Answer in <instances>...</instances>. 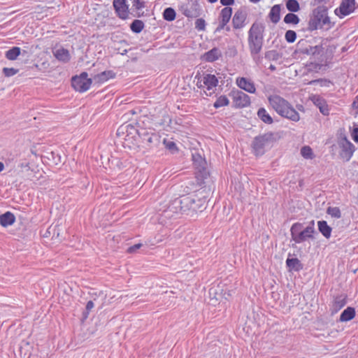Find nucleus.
Segmentation results:
<instances>
[{"mask_svg":"<svg viewBox=\"0 0 358 358\" xmlns=\"http://www.w3.org/2000/svg\"><path fill=\"white\" fill-rule=\"evenodd\" d=\"M205 197L200 198L196 194L182 195L173 200L168 206V210L194 216L197 212H202L206 208Z\"/></svg>","mask_w":358,"mask_h":358,"instance_id":"obj_1","label":"nucleus"},{"mask_svg":"<svg viewBox=\"0 0 358 358\" xmlns=\"http://www.w3.org/2000/svg\"><path fill=\"white\" fill-rule=\"evenodd\" d=\"M296 52L301 55L309 56L314 62H310L308 66L310 69H320L327 63L324 56V48L322 44L313 45L306 39H301L296 45Z\"/></svg>","mask_w":358,"mask_h":358,"instance_id":"obj_2","label":"nucleus"},{"mask_svg":"<svg viewBox=\"0 0 358 358\" xmlns=\"http://www.w3.org/2000/svg\"><path fill=\"white\" fill-rule=\"evenodd\" d=\"M192 157L197 185L201 188L208 189L210 191L213 185V180L206 159L198 152L192 153Z\"/></svg>","mask_w":358,"mask_h":358,"instance_id":"obj_3","label":"nucleus"},{"mask_svg":"<svg viewBox=\"0 0 358 358\" xmlns=\"http://www.w3.org/2000/svg\"><path fill=\"white\" fill-rule=\"evenodd\" d=\"M270 106L282 117L293 122L300 120L299 113L293 106L286 99L279 95L273 94L268 97Z\"/></svg>","mask_w":358,"mask_h":358,"instance_id":"obj_4","label":"nucleus"},{"mask_svg":"<svg viewBox=\"0 0 358 358\" xmlns=\"http://www.w3.org/2000/svg\"><path fill=\"white\" fill-rule=\"evenodd\" d=\"M264 29L263 24L255 22L248 31V45L252 56L257 55L262 50Z\"/></svg>","mask_w":358,"mask_h":358,"instance_id":"obj_5","label":"nucleus"},{"mask_svg":"<svg viewBox=\"0 0 358 358\" xmlns=\"http://www.w3.org/2000/svg\"><path fill=\"white\" fill-rule=\"evenodd\" d=\"M316 233L314 227V221L310 222L308 226L303 227L300 222L293 224L290 229L292 240L296 243H301L309 240H314Z\"/></svg>","mask_w":358,"mask_h":358,"instance_id":"obj_6","label":"nucleus"},{"mask_svg":"<svg viewBox=\"0 0 358 358\" xmlns=\"http://www.w3.org/2000/svg\"><path fill=\"white\" fill-rule=\"evenodd\" d=\"M273 140V134L271 132L256 136L252 142V148L255 154L256 155H262L265 152V148L270 146Z\"/></svg>","mask_w":358,"mask_h":358,"instance_id":"obj_7","label":"nucleus"},{"mask_svg":"<svg viewBox=\"0 0 358 358\" xmlns=\"http://www.w3.org/2000/svg\"><path fill=\"white\" fill-rule=\"evenodd\" d=\"M138 136L145 146L150 150L158 148L162 142L160 135L152 131H148L144 128L139 129Z\"/></svg>","mask_w":358,"mask_h":358,"instance_id":"obj_8","label":"nucleus"},{"mask_svg":"<svg viewBox=\"0 0 358 358\" xmlns=\"http://www.w3.org/2000/svg\"><path fill=\"white\" fill-rule=\"evenodd\" d=\"M179 10L185 17L193 18L201 15V8L197 0H187L180 4Z\"/></svg>","mask_w":358,"mask_h":358,"instance_id":"obj_9","label":"nucleus"},{"mask_svg":"<svg viewBox=\"0 0 358 358\" xmlns=\"http://www.w3.org/2000/svg\"><path fill=\"white\" fill-rule=\"evenodd\" d=\"M233 106L237 108H243L250 105V97L240 90H233L229 93Z\"/></svg>","mask_w":358,"mask_h":358,"instance_id":"obj_10","label":"nucleus"},{"mask_svg":"<svg viewBox=\"0 0 358 358\" xmlns=\"http://www.w3.org/2000/svg\"><path fill=\"white\" fill-rule=\"evenodd\" d=\"M113 6L116 15L121 20H127L131 15L127 0H113Z\"/></svg>","mask_w":358,"mask_h":358,"instance_id":"obj_11","label":"nucleus"},{"mask_svg":"<svg viewBox=\"0 0 358 358\" xmlns=\"http://www.w3.org/2000/svg\"><path fill=\"white\" fill-rule=\"evenodd\" d=\"M339 147L341 148L340 151V157L345 162H348L354 152H355V146L354 145L350 142L348 140H347L346 138H344L342 139L339 143Z\"/></svg>","mask_w":358,"mask_h":358,"instance_id":"obj_12","label":"nucleus"},{"mask_svg":"<svg viewBox=\"0 0 358 358\" xmlns=\"http://www.w3.org/2000/svg\"><path fill=\"white\" fill-rule=\"evenodd\" d=\"M355 10V0H342L335 13L340 17L348 15Z\"/></svg>","mask_w":358,"mask_h":358,"instance_id":"obj_13","label":"nucleus"},{"mask_svg":"<svg viewBox=\"0 0 358 358\" xmlns=\"http://www.w3.org/2000/svg\"><path fill=\"white\" fill-rule=\"evenodd\" d=\"M236 83L239 88L248 93L255 94L256 92L255 85L250 78L238 77L236 80Z\"/></svg>","mask_w":358,"mask_h":358,"instance_id":"obj_14","label":"nucleus"},{"mask_svg":"<svg viewBox=\"0 0 358 358\" xmlns=\"http://www.w3.org/2000/svg\"><path fill=\"white\" fill-rule=\"evenodd\" d=\"M92 85V81H85L78 77L73 76L71 86L77 92H85L88 90Z\"/></svg>","mask_w":358,"mask_h":358,"instance_id":"obj_15","label":"nucleus"},{"mask_svg":"<svg viewBox=\"0 0 358 358\" xmlns=\"http://www.w3.org/2000/svg\"><path fill=\"white\" fill-rule=\"evenodd\" d=\"M347 303L346 296L345 295H338L334 298L330 308L331 315L337 313Z\"/></svg>","mask_w":358,"mask_h":358,"instance_id":"obj_16","label":"nucleus"},{"mask_svg":"<svg viewBox=\"0 0 358 358\" xmlns=\"http://www.w3.org/2000/svg\"><path fill=\"white\" fill-rule=\"evenodd\" d=\"M313 103L319 108L320 113L324 115L329 114V108L324 99L319 95H313L311 97Z\"/></svg>","mask_w":358,"mask_h":358,"instance_id":"obj_17","label":"nucleus"},{"mask_svg":"<svg viewBox=\"0 0 358 358\" xmlns=\"http://www.w3.org/2000/svg\"><path fill=\"white\" fill-rule=\"evenodd\" d=\"M132 6L131 8V15L134 17H141L145 15L143 8L145 7V2L143 0H131Z\"/></svg>","mask_w":358,"mask_h":358,"instance_id":"obj_18","label":"nucleus"},{"mask_svg":"<svg viewBox=\"0 0 358 358\" xmlns=\"http://www.w3.org/2000/svg\"><path fill=\"white\" fill-rule=\"evenodd\" d=\"M245 12L238 10H237L232 19L233 27L234 29H241L245 26V21L246 20Z\"/></svg>","mask_w":358,"mask_h":358,"instance_id":"obj_19","label":"nucleus"},{"mask_svg":"<svg viewBox=\"0 0 358 358\" xmlns=\"http://www.w3.org/2000/svg\"><path fill=\"white\" fill-rule=\"evenodd\" d=\"M115 76L116 73L112 70H107L95 75L93 77V80L95 83L101 84L108 81L109 79L115 78Z\"/></svg>","mask_w":358,"mask_h":358,"instance_id":"obj_20","label":"nucleus"},{"mask_svg":"<svg viewBox=\"0 0 358 358\" xmlns=\"http://www.w3.org/2000/svg\"><path fill=\"white\" fill-rule=\"evenodd\" d=\"M53 55L58 61L63 63H68L71 60L69 51L63 47L53 51Z\"/></svg>","mask_w":358,"mask_h":358,"instance_id":"obj_21","label":"nucleus"},{"mask_svg":"<svg viewBox=\"0 0 358 358\" xmlns=\"http://www.w3.org/2000/svg\"><path fill=\"white\" fill-rule=\"evenodd\" d=\"M15 215L10 212L6 211V213L0 215V224L3 227H8L13 225L15 222Z\"/></svg>","mask_w":358,"mask_h":358,"instance_id":"obj_22","label":"nucleus"},{"mask_svg":"<svg viewBox=\"0 0 358 358\" xmlns=\"http://www.w3.org/2000/svg\"><path fill=\"white\" fill-rule=\"evenodd\" d=\"M220 56H221L220 50L217 48H213L201 55V59L207 62H213L217 59Z\"/></svg>","mask_w":358,"mask_h":358,"instance_id":"obj_23","label":"nucleus"},{"mask_svg":"<svg viewBox=\"0 0 358 358\" xmlns=\"http://www.w3.org/2000/svg\"><path fill=\"white\" fill-rule=\"evenodd\" d=\"M257 115L258 118L265 124H271L273 122L272 117L270 115L268 112L263 107H261L258 109Z\"/></svg>","mask_w":358,"mask_h":358,"instance_id":"obj_24","label":"nucleus"},{"mask_svg":"<svg viewBox=\"0 0 358 358\" xmlns=\"http://www.w3.org/2000/svg\"><path fill=\"white\" fill-rule=\"evenodd\" d=\"M317 225L319 231L326 238H329L331 237L332 229L328 225L327 222L324 220L318 221Z\"/></svg>","mask_w":358,"mask_h":358,"instance_id":"obj_25","label":"nucleus"},{"mask_svg":"<svg viewBox=\"0 0 358 358\" xmlns=\"http://www.w3.org/2000/svg\"><path fill=\"white\" fill-rule=\"evenodd\" d=\"M218 83L217 78L213 74H206L203 77V84L206 87L208 90L213 89L216 87Z\"/></svg>","mask_w":358,"mask_h":358,"instance_id":"obj_26","label":"nucleus"},{"mask_svg":"<svg viewBox=\"0 0 358 358\" xmlns=\"http://www.w3.org/2000/svg\"><path fill=\"white\" fill-rule=\"evenodd\" d=\"M280 8H281L280 5L276 4V5L273 6L270 10L268 17H269L271 21L274 24H276L280 21Z\"/></svg>","mask_w":358,"mask_h":358,"instance_id":"obj_27","label":"nucleus"},{"mask_svg":"<svg viewBox=\"0 0 358 358\" xmlns=\"http://www.w3.org/2000/svg\"><path fill=\"white\" fill-rule=\"evenodd\" d=\"M355 309L352 307H348L340 315L341 322H348L352 320L355 316Z\"/></svg>","mask_w":358,"mask_h":358,"instance_id":"obj_28","label":"nucleus"},{"mask_svg":"<svg viewBox=\"0 0 358 358\" xmlns=\"http://www.w3.org/2000/svg\"><path fill=\"white\" fill-rule=\"evenodd\" d=\"M286 265L289 268V270L299 271L303 269V264L297 258H287L286 260Z\"/></svg>","mask_w":358,"mask_h":358,"instance_id":"obj_29","label":"nucleus"},{"mask_svg":"<svg viewBox=\"0 0 358 358\" xmlns=\"http://www.w3.org/2000/svg\"><path fill=\"white\" fill-rule=\"evenodd\" d=\"M20 54V48L17 46H14L5 52V57L7 59L13 61L15 60Z\"/></svg>","mask_w":358,"mask_h":358,"instance_id":"obj_30","label":"nucleus"},{"mask_svg":"<svg viewBox=\"0 0 358 358\" xmlns=\"http://www.w3.org/2000/svg\"><path fill=\"white\" fill-rule=\"evenodd\" d=\"M129 27L133 33L139 34L143 30L145 24L142 20L136 19L130 24Z\"/></svg>","mask_w":358,"mask_h":358,"instance_id":"obj_31","label":"nucleus"},{"mask_svg":"<svg viewBox=\"0 0 358 358\" xmlns=\"http://www.w3.org/2000/svg\"><path fill=\"white\" fill-rule=\"evenodd\" d=\"M321 22L316 17V16L313 13V16L310 17L308 22L307 29L310 31H313L317 30V29H320Z\"/></svg>","mask_w":358,"mask_h":358,"instance_id":"obj_32","label":"nucleus"},{"mask_svg":"<svg viewBox=\"0 0 358 358\" xmlns=\"http://www.w3.org/2000/svg\"><path fill=\"white\" fill-rule=\"evenodd\" d=\"M162 15L165 20L168 22H172L176 17V13L172 7H168L164 10Z\"/></svg>","mask_w":358,"mask_h":358,"instance_id":"obj_33","label":"nucleus"},{"mask_svg":"<svg viewBox=\"0 0 358 358\" xmlns=\"http://www.w3.org/2000/svg\"><path fill=\"white\" fill-rule=\"evenodd\" d=\"M165 148L168 150L171 154H176L178 152V148L174 141L164 138L162 141Z\"/></svg>","mask_w":358,"mask_h":358,"instance_id":"obj_34","label":"nucleus"},{"mask_svg":"<svg viewBox=\"0 0 358 358\" xmlns=\"http://www.w3.org/2000/svg\"><path fill=\"white\" fill-rule=\"evenodd\" d=\"M46 157L52 162L55 165H58L62 162L61 156L57 152L52 151L50 152H47Z\"/></svg>","mask_w":358,"mask_h":358,"instance_id":"obj_35","label":"nucleus"},{"mask_svg":"<svg viewBox=\"0 0 358 358\" xmlns=\"http://www.w3.org/2000/svg\"><path fill=\"white\" fill-rule=\"evenodd\" d=\"M313 14L321 22L322 18L328 14L327 9L324 6H319L313 10Z\"/></svg>","mask_w":358,"mask_h":358,"instance_id":"obj_36","label":"nucleus"},{"mask_svg":"<svg viewBox=\"0 0 358 358\" xmlns=\"http://www.w3.org/2000/svg\"><path fill=\"white\" fill-rule=\"evenodd\" d=\"M299 17L294 13H287L284 17V22L286 24H297L299 22Z\"/></svg>","mask_w":358,"mask_h":358,"instance_id":"obj_37","label":"nucleus"},{"mask_svg":"<svg viewBox=\"0 0 358 358\" xmlns=\"http://www.w3.org/2000/svg\"><path fill=\"white\" fill-rule=\"evenodd\" d=\"M286 7L290 12H297L300 10L299 3L296 0H287Z\"/></svg>","mask_w":358,"mask_h":358,"instance_id":"obj_38","label":"nucleus"},{"mask_svg":"<svg viewBox=\"0 0 358 358\" xmlns=\"http://www.w3.org/2000/svg\"><path fill=\"white\" fill-rule=\"evenodd\" d=\"M301 155L305 159H312L314 157L313 150L310 146L302 147L301 149Z\"/></svg>","mask_w":358,"mask_h":358,"instance_id":"obj_39","label":"nucleus"},{"mask_svg":"<svg viewBox=\"0 0 358 358\" xmlns=\"http://www.w3.org/2000/svg\"><path fill=\"white\" fill-rule=\"evenodd\" d=\"M94 302L92 301H89L87 303L85 310L82 313V322H84L88 318L89 313L90 310L94 308Z\"/></svg>","mask_w":358,"mask_h":358,"instance_id":"obj_40","label":"nucleus"},{"mask_svg":"<svg viewBox=\"0 0 358 358\" xmlns=\"http://www.w3.org/2000/svg\"><path fill=\"white\" fill-rule=\"evenodd\" d=\"M327 213L332 217L340 218L341 217V210L338 207H329L327 210Z\"/></svg>","mask_w":358,"mask_h":358,"instance_id":"obj_41","label":"nucleus"},{"mask_svg":"<svg viewBox=\"0 0 358 358\" xmlns=\"http://www.w3.org/2000/svg\"><path fill=\"white\" fill-rule=\"evenodd\" d=\"M18 72H19L18 69H15L13 67H11V68L4 67L2 69V73H3L4 76L8 77V78L15 76Z\"/></svg>","mask_w":358,"mask_h":358,"instance_id":"obj_42","label":"nucleus"},{"mask_svg":"<svg viewBox=\"0 0 358 358\" xmlns=\"http://www.w3.org/2000/svg\"><path fill=\"white\" fill-rule=\"evenodd\" d=\"M334 26V24H332L330 21V17L328 16V14L324 16V18H322V20L321 22V26L320 29H325L327 30L331 29Z\"/></svg>","mask_w":358,"mask_h":358,"instance_id":"obj_43","label":"nucleus"},{"mask_svg":"<svg viewBox=\"0 0 358 358\" xmlns=\"http://www.w3.org/2000/svg\"><path fill=\"white\" fill-rule=\"evenodd\" d=\"M316 83L320 84L321 87H329L331 84V81L327 79H316L309 82L310 85H315Z\"/></svg>","mask_w":358,"mask_h":358,"instance_id":"obj_44","label":"nucleus"},{"mask_svg":"<svg viewBox=\"0 0 358 358\" xmlns=\"http://www.w3.org/2000/svg\"><path fill=\"white\" fill-rule=\"evenodd\" d=\"M285 38L288 43H294L296 38V33L293 30H288L285 33Z\"/></svg>","mask_w":358,"mask_h":358,"instance_id":"obj_45","label":"nucleus"},{"mask_svg":"<svg viewBox=\"0 0 358 358\" xmlns=\"http://www.w3.org/2000/svg\"><path fill=\"white\" fill-rule=\"evenodd\" d=\"M279 57V54L276 50H269L265 53V58L268 60H278Z\"/></svg>","mask_w":358,"mask_h":358,"instance_id":"obj_46","label":"nucleus"},{"mask_svg":"<svg viewBox=\"0 0 358 358\" xmlns=\"http://www.w3.org/2000/svg\"><path fill=\"white\" fill-rule=\"evenodd\" d=\"M125 126H128V131H127L126 137H129L130 135H131L132 136L134 134L138 135L139 129H136L131 124H125Z\"/></svg>","mask_w":358,"mask_h":358,"instance_id":"obj_47","label":"nucleus"},{"mask_svg":"<svg viewBox=\"0 0 358 358\" xmlns=\"http://www.w3.org/2000/svg\"><path fill=\"white\" fill-rule=\"evenodd\" d=\"M218 20H219V24H218L217 27L216 28V30H215L216 31L224 29V8H222L220 11Z\"/></svg>","mask_w":358,"mask_h":358,"instance_id":"obj_48","label":"nucleus"},{"mask_svg":"<svg viewBox=\"0 0 358 358\" xmlns=\"http://www.w3.org/2000/svg\"><path fill=\"white\" fill-rule=\"evenodd\" d=\"M206 22L203 18H199L195 22V28L199 31L205 29Z\"/></svg>","mask_w":358,"mask_h":358,"instance_id":"obj_49","label":"nucleus"},{"mask_svg":"<svg viewBox=\"0 0 358 358\" xmlns=\"http://www.w3.org/2000/svg\"><path fill=\"white\" fill-rule=\"evenodd\" d=\"M127 127L128 126H125V124H122L120 126L116 132L117 136L121 137L124 134L127 135V131H128Z\"/></svg>","mask_w":358,"mask_h":358,"instance_id":"obj_50","label":"nucleus"},{"mask_svg":"<svg viewBox=\"0 0 358 358\" xmlns=\"http://www.w3.org/2000/svg\"><path fill=\"white\" fill-rule=\"evenodd\" d=\"M142 245H143L141 243L134 244V245L129 247L128 249L127 250V252L129 254L134 253L138 249H140L142 247Z\"/></svg>","mask_w":358,"mask_h":358,"instance_id":"obj_51","label":"nucleus"},{"mask_svg":"<svg viewBox=\"0 0 358 358\" xmlns=\"http://www.w3.org/2000/svg\"><path fill=\"white\" fill-rule=\"evenodd\" d=\"M55 231H56V227H54V228H52V226H50L49 228H48V229L43 234V237L48 238V237L50 236L52 231L53 232L52 238L55 237Z\"/></svg>","mask_w":358,"mask_h":358,"instance_id":"obj_52","label":"nucleus"},{"mask_svg":"<svg viewBox=\"0 0 358 358\" xmlns=\"http://www.w3.org/2000/svg\"><path fill=\"white\" fill-rule=\"evenodd\" d=\"M213 106L216 108L224 106V95H221L214 103Z\"/></svg>","mask_w":358,"mask_h":358,"instance_id":"obj_53","label":"nucleus"},{"mask_svg":"<svg viewBox=\"0 0 358 358\" xmlns=\"http://www.w3.org/2000/svg\"><path fill=\"white\" fill-rule=\"evenodd\" d=\"M74 77H78V78H80L85 81H92V78H88V74L87 72H82L79 76H74Z\"/></svg>","mask_w":358,"mask_h":358,"instance_id":"obj_54","label":"nucleus"},{"mask_svg":"<svg viewBox=\"0 0 358 358\" xmlns=\"http://www.w3.org/2000/svg\"><path fill=\"white\" fill-rule=\"evenodd\" d=\"M232 13V9L229 7H225V23L229 21Z\"/></svg>","mask_w":358,"mask_h":358,"instance_id":"obj_55","label":"nucleus"},{"mask_svg":"<svg viewBox=\"0 0 358 358\" xmlns=\"http://www.w3.org/2000/svg\"><path fill=\"white\" fill-rule=\"evenodd\" d=\"M352 135L354 141L358 143V128H355L353 129Z\"/></svg>","mask_w":358,"mask_h":358,"instance_id":"obj_56","label":"nucleus"},{"mask_svg":"<svg viewBox=\"0 0 358 358\" xmlns=\"http://www.w3.org/2000/svg\"><path fill=\"white\" fill-rule=\"evenodd\" d=\"M237 53V50L236 48H229V52H228V54L230 55V56H234L236 55Z\"/></svg>","mask_w":358,"mask_h":358,"instance_id":"obj_57","label":"nucleus"},{"mask_svg":"<svg viewBox=\"0 0 358 358\" xmlns=\"http://www.w3.org/2000/svg\"><path fill=\"white\" fill-rule=\"evenodd\" d=\"M352 106V108L358 110V95L356 96L355 100L353 101Z\"/></svg>","mask_w":358,"mask_h":358,"instance_id":"obj_58","label":"nucleus"},{"mask_svg":"<svg viewBox=\"0 0 358 358\" xmlns=\"http://www.w3.org/2000/svg\"><path fill=\"white\" fill-rule=\"evenodd\" d=\"M234 3V0H225V6H230Z\"/></svg>","mask_w":358,"mask_h":358,"instance_id":"obj_59","label":"nucleus"},{"mask_svg":"<svg viewBox=\"0 0 358 358\" xmlns=\"http://www.w3.org/2000/svg\"><path fill=\"white\" fill-rule=\"evenodd\" d=\"M5 169L4 164L1 162H0V173L3 171Z\"/></svg>","mask_w":358,"mask_h":358,"instance_id":"obj_60","label":"nucleus"},{"mask_svg":"<svg viewBox=\"0 0 358 358\" xmlns=\"http://www.w3.org/2000/svg\"><path fill=\"white\" fill-rule=\"evenodd\" d=\"M268 69L272 71H274L276 69L275 66L273 64H271Z\"/></svg>","mask_w":358,"mask_h":358,"instance_id":"obj_61","label":"nucleus"},{"mask_svg":"<svg viewBox=\"0 0 358 358\" xmlns=\"http://www.w3.org/2000/svg\"><path fill=\"white\" fill-rule=\"evenodd\" d=\"M229 99L227 97H225V106L229 105Z\"/></svg>","mask_w":358,"mask_h":358,"instance_id":"obj_62","label":"nucleus"},{"mask_svg":"<svg viewBox=\"0 0 358 358\" xmlns=\"http://www.w3.org/2000/svg\"><path fill=\"white\" fill-rule=\"evenodd\" d=\"M209 3H215L217 0H207Z\"/></svg>","mask_w":358,"mask_h":358,"instance_id":"obj_63","label":"nucleus"},{"mask_svg":"<svg viewBox=\"0 0 358 358\" xmlns=\"http://www.w3.org/2000/svg\"><path fill=\"white\" fill-rule=\"evenodd\" d=\"M251 2H253V3H257L259 2L260 0H250Z\"/></svg>","mask_w":358,"mask_h":358,"instance_id":"obj_64","label":"nucleus"}]
</instances>
